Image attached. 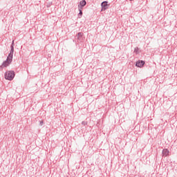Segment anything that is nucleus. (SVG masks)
I'll return each instance as SVG.
<instances>
[{
    "label": "nucleus",
    "mask_w": 177,
    "mask_h": 177,
    "mask_svg": "<svg viewBox=\"0 0 177 177\" xmlns=\"http://www.w3.org/2000/svg\"><path fill=\"white\" fill-rule=\"evenodd\" d=\"M162 156L165 157H168L169 156V150L165 149L162 150Z\"/></svg>",
    "instance_id": "obj_5"
},
{
    "label": "nucleus",
    "mask_w": 177,
    "mask_h": 177,
    "mask_svg": "<svg viewBox=\"0 0 177 177\" xmlns=\"http://www.w3.org/2000/svg\"><path fill=\"white\" fill-rule=\"evenodd\" d=\"M78 37H82V33H78Z\"/></svg>",
    "instance_id": "obj_8"
},
{
    "label": "nucleus",
    "mask_w": 177,
    "mask_h": 177,
    "mask_svg": "<svg viewBox=\"0 0 177 177\" xmlns=\"http://www.w3.org/2000/svg\"><path fill=\"white\" fill-rule=\"evenodd\" d=\"M136 66L137 67H140V68L143 67V66H145V61H138V62H137Z\"/></svg>",
    "instance_id": "obj_4"
},
{
    "label": "nucleus",
    "mask_w": 177,
    "mask_h": 177,
    "mask_svg": "<svg viewBox=\"0 0 177 177\" xmlns=\"http://www.w3.org/2000/svg\"><path fill=\"white\" fill-rule=\"evenodd\" d=\"M85 5H86V1L85 0L80 1V5L78 6L79 9L80 8H82H82H84L85 6Z\"/></svg>",
    "instance_id": "obj_6"
},
{
    "label": "nucleus",
    "mask_w": 177,
    "mask_h": 177,
    "mask_svg": "<svg viewBox=\"0 0 177 177\" xmlns=\"http://www.w3.org/2000/svg\"><path fill=\"white\" fill-rule=\"evenodd\" d=\"M15 72L12 71H8L5 73V78L8 81H12L13 78H15Z\"/></svg>",
    "instance_id": "obj_2"
},
{
    "label": "nucleus",
    "mask_w": 177,
    "mask_h": 177,
    "mask_svg": "<svg viewBox=\"0 0 177 177\" xmlns=\"http://www.w3.org/2000/svg\"><path fill=\"white\" fill-rule=\"evenodd\" d=\"M14 50H15V49L13 48V45H12L10 53H9L6 61L3 62L2 65L0 66L1 68L8 67L10 64V63H12V60L13 59V52H14Z\"/></svg>",
    "instance_id": "obj_1"
},
{
    "label": "nucleus",
    "mask_w": 177,
    "mask_h": 177,
    "mask_svg": "<svg viewBox=\"0 0 177 177\" xmlns=\"http://www.w3.org/2000/svg\"><path fill=\"white\" fill-rule=\"evenodd\" d=\"M136 50H138V48H136V49H135V52H136Z\"/></svg>",
    "instance_id": "obj_9"
},
{
    "label": "nucleus",
    "mask_w": 177,
    "mask_h": 177,
    "mask_svg": "<svg viewBox=\"0 0 177 177\" xmlns=\"http://www.w3.org/2000/svg\"><path fill=\"white\" fill-rule=\"evenodd\" d=\"M13 44H15V41H12V45H13Z\"/></svg>",
    "instance_id": "obj_10"
},
{
    "label": "nucleus",
    "mask_w": 177,
    "mask_h": 177,
    "mask_svg": "<svg viewBox=\"0 0 177 177\" xmlns=\"http://www.w3.org/2000/svg\"><path fill=\"white\" fill-rule=\"evenodd\" d=\"M79 10H80L79 15H80V17H81L82 16V8L80 7V8H79Z\"/></svg>",
    "instance_id": "obj_7"
},
{
    "label": "nucleus",
    "mask_w": 177,
    "mask_h": 177,
    "mask_svg": "<svg viewBox=\"0 0 177 177\" xmlns=\"http://www.w3.org/2000/svg\"><path fill=\"white\" fill-rule=\"evenodd\" d=\"M102 6V12L103 10H106V9H109V4L107 1H103L101 4Z\"/></svg>",
    "instance_id": "obj_3"
}]
</instances>
